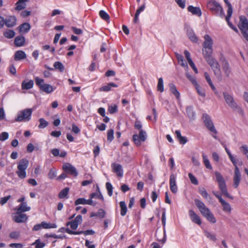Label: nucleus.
<instances>
[{
  "instance_id": "nucleus-1",
  "label": "nucleus",
  "mask_w": 248,
  "mask_h": 248,
  "mask_svg": "<svg viewBox=\"0 0 248 248\" xmlns=\"http://www.w3.org/2000/svg\"><path fill=\"white\" fill-rule=\"evenodd\" d=\"M196 206L199 210L201 214L210 223H215L217 219L211 212L210 210L207 208L205 204L201 200L199 199H195L194 200Z\"/></svg>"
},
{
  "instance_id": "nucleus-2",
  "label": "nucleus",
  "mask_w": 248,
  "mask_h": 248,
  "mask_svg": "<svg viewBox=\"0 0 248 248\" xmlns=\"http://www.w3.org/2000/svg\"><path fill=\"white\" fill-rule=\"evenodd\" d=\"M225 150L228 155L229 158L231 161L234 166V172L233 177V186L235 188L238 187L241 179V175L239 169L237 166V163L236 159L232 155L230 150L227 148L226 145H224Z\"/></svg>"
},
{
  "instance_id": "nucleus-3",
  "label": "nucleus",
  "mask_w": 248,
  "mask_h": 248,
  "mask_svg": "<svg viewBox=\"0 0 248 248\" xmlns=\"http://www.w3.org/2000/svg\"><path fill=\"white\" fill-rule=\"evenodd\" d=\"M223 95L226 103L234 111L241 116L244 115V111L233 99L232 96L227 92H223Z\"/></svg>"
},
{
  "instance_id": "nucleus-4",
  "label": "nucleus",
  "mask_w": 248,
  "mask_h": 248,
  "mask_svg": "<svg viewBox=\"0 0 248 248\" xmlns=\"http://www.w3.org/2000/svg\"><path fill=\"white\" fill-rule=\"evenodd\" d=\"M207 8L217 16L221 18L225 17V14L222 6L215 0H208L207 3Z\"/></svg>"
},
{
  "instance_id": "nucleus-5",
  "label": "nucleus",
  "mask_w": 248,
  "mask_h": 248,
  "mask_svg": "<svg viewBox=\"0 0 248 248\" xmlns=\"http://www.w3.org/2000/svg\"><path fill=\"white\" fill-rule=\"evenodd\" d=\"M215 175L221 193L225 197L232 200L233 197L228 193L225 181L221 174L218 171H215Z\"/></svg>"
},
{
  "instance_id": "nucleus-6",
  "label": "nucleus",
  "mask_w": 248,
  "mask_h": 248,
  "mask_svg": "<svg viewBox=\"0 0 248 248\" xmlns=\"http://www.w3.org/2000/svg\"><path fill=\"white\" fill-rule=\"evenodd\" d=\"M33 112L32 108H25L18 111L15 121L17 122H27L31 118Z\"/></svg>"
},
{
  "instance_id": "nucleus-7",
  "label": "nucleus",
  "mask_w": 248,
  "mask_h": 248,
  "mask_svg": "<svg viewBox=\"0 0 248 248\" xmlns=\"http://www.w3.org/2000/svg\"><path fill=\"white\" fill-rule=\"evenodd\" d=\"M202 119L207 129L212 133L211 134L212 137L216 140H218V139L216 136L217 134V131L214 126L210 116L207 114L204 113L202 115Z\"/></svg>"
},
{
  "instance_id": "nucleus-8",
  "label": "nucleus",
  "mask_w": 248,
  "mask_h": 248,
  "mask_svg": "<svg viewBox=\"0 0 248 248\" xmlns=\"http://www.w3.org/2000/svg\"><path fill=\"white\" fill-rule=\"evenodd\" d=\"M204 57L208 64L211 66L214 73L217 77H220L221 71L217 61L212 57V55H204Z\"/></svg>"
},
{
  "instance_id": "nucleus-9",
  "label": "nucleus",
  "mask_w": 248,
  "mask_h": 248,
  "mask_svg": "<svg viewBox=\"0 0 248 248\" xmlns=\"http://www.w3.org/2000/svg\"><path fill=\"white\" fill-rule=\"evenodd\" d=\"M203 38L204 41L203 43V56L206 55H212L213 53V40L208 34H205Z\"/></svg>"
},
{
  "instance_id": "nucleus-10",
  "label": "nucleus",
  "mask_w": 248,
  "mask_h": 248,
  "mask_svg": "<svg viewBox=\"0 0 248 248\" xmlns=\"http://www.w3.org/2000/svg\"><path fill=\"white\" fill-rule=\"evenodd\" d=\"M35 82L36 85L39 88L40 90L46 93H51L55 89L51 85L45 84L44 80L38 77L35 78Z\"/></svg>"
},
{
  "instance_id": "nucleus-11",
  "label": "nucleus",
  "mask_w": 248,
  "mask_h": 248,
  "mask_svg": "<svg viewBox=\"0 0 248 248\" xmlns=\"http://www.w3.org/2000/svg\"><path fill=\"white\" fill-rule=\"evenodd\" d=\"M243 37L248 41V21L245 16L240 17V22L238 25Z\"/></svg>"
},
{
  "instance_id": "nucleus-12",
  "label": "nucleus",
  "mask_w": 248,
  "mask_h": 248,
  "mask_svg": "<svg viewBox=\"0 0 248 248\" xmlns=\"http://www.w3.org/2000/svg\"><path fill=\"white\" fill-rule=\"evenodd\" d=\"M213 193L218 199L219 202L221 203L223 211L225 213H231L232 207L230 203L223 200L221 196L217 192L213 191Z\"/></svg>"
},
{
  "instance_id": "nucleus-13",
  "label": "nucleus",
  "mask_w": 248,
  "mask_h": 248,
  "mask_svg": "<svg viewBox=\"0 0 248 248\" xmlns=\"http://www.w3.org/2000/svg\"><path fill=\"white\" fill-rule=\"evenodd\" d=\"M62 169L66 173H69L74 176H77L78 174L76 168L69 163H65L62 166Z\"/></svg>"
},
{
  "instance_id": "nucleus-14",
  "label": "nucleus",
  "mask_w": 248,
  "mask_h": 248,
  "mask_svg": "<svg viewBox=\"0 0 248 248\" xmlns=\"http://www.w3.org/2000/svg\"><path fill=\"white\" fill-rule=\"evenodd\" d=\"M170 187L171 191L173 193H176L178 191V188L176 185V175L172 173L170 177Z\"/></svg>"
},
{
  "instance_id": "nucleus-15",
  "label": "nucleus",
  "mask_w": 248,
  "mask_h": 248,
  "mask_svg": "<svg viewBox=\"0 0 248 248\" xmlns=\"http://www.w3.org/2000/svg\"><path fill=\"white\" fill-rule=\"evenodd\" d=\"M27 219L28 217L26 214L22 213L18 214V211L13 215V220L16 223L25 222Z\"/></svg>"
},
{
  "instance_id": "nucleus-16",
  "label": "nucleus",
  "mask_w": 248,
  "mask_h": 248,
  "mask_svg": "<svg viewBox=\"0 0 248 248\" xmlns=\"http://www.w3.org/2000/svg\"><path fill=\"white\" fill-rule=\"evenodd\" d=\"M111 167L113 172L116 174L118 177H122L124 175V171L121 165L117 163H112Z\"/></svg>"
},
{
  "instance_id": "nucleus-17",
  "label": "nucleus",
  "mask_w": 248,
  "mask_h": 248,
  "mask_svg": "<svg viewBox=\"0 0 248 248\" xmlns=\"http://www.w3.org/2000/svg\"><path fill=\"white\" fill-rule=\"evenodd\" d=\"M188 215L190 219L193 222L199 225H201L202 224V221L200 217L197 214H196L193 210H189Z\"/></svg>"
},
{
  "instance_id": "nucleus-18",
  "label": "nucleus",
  "mask_w": 248,
  "mask_h": 248,
  "mask_svg": "<svg viewBox=\"0 0 248 248\" xmlns=\"http://www.w3.org/2000/svg\"><path fill=\"white\" fill-rule=\"evenodd\" d=\"M16 18L15 16H9L4 19V25L8 28H11L16 26Z\"/></svg>"
},
{
  "instance_id": "nucleus-19",
  "label": "nucleus",
  "mask_w": 248,
  "mask_h": 248,
  "mask_svg": "<svg viewBox=\"0 0 248 248\" xmlns=\"http://www.w3.org/2000/svg\"><path fill=\"white\" fill-rule=\"evenodd\" d=\"M187 10L192 13V15L197 16L199 17L201 16L202 15V11L200 7L190 5L187 7Z\"/></svg>"
},
{
  "instance_id": "nucleus-20",
  "label": "nucleus",
  "mask_w": 248,
  "mask_h": 248,
  "mask_svg": "<svg viewBox=\"0 0 248 248\" xmlns=\"http://www.w3.org/2000/svg\"><path fill=\"white\" fill-rule=\"evenodd\" d=\"M222 69L226 77H229L231 70L228 62L223 59L222 60Z\"/></svg>"
},
{
  "instance_id": "nucleus-21",
  "label": "nucleus",
  "mask_w": 248,
  "mask_h": 248,
  "mask_svg": "<svg viewBox=\"0 0 248 248\" xmlns=\"http://www.w3.org/2000/svg\"><path fill=\"white\" fill-rule=\"evenodd\" d=\"M29 0H19L16 3L15 10L17 11H21L26 7V2Z\"/></svg>"
},
{
  "instance_id": "nucleus-22",
  "label": "nucleus",
  "mask_w": 248,
  "mask_h": 248,
  "mask_svg": "<svg viewBox=\"0 0 248 248\" xmlns=\"http://www.w3.org/2000/svg\"><path fill=\"white\" fill-rule=\"evenodd\" d=\"M26 58V54L22 50H18L15 53L14 59L16 61L23 60Z\"/></svg>"
},
{
  "instance_id": "nucleus-23",
  "label": "nucleus",
  "mask_w": 248,
  "mask_h": 248,
  "mask_svg": "<svg viewBox=\"0 0 248 248\" xmlns=\"http://www.w3.org/2000/svg\"><path fill=\"white\" fill-rule=\"evenodd\" d=\"M29 165V161L25 158L21 159L18 163L17 169L26 170Z\"/></svg>"
},
{
  "instance_id": "nucleus-24",
  "label": "nucleus",
  "mask_w": 248,
  "mask_h": 248,
  "mask_svg": "<svg viewBox=\"0 0 248 248\" xmlns=\"http://www.w3.org/2000/svg\"><path fill=\"white\" fill-rule=\"evenodd\" d=\"M31 210V207L27 205L26 202L21 203L17 209L18 214L20 213H23L27 211H29Z\"/></svg>"
},
{
  "instance_id": "nucleus-25",
  "label": "nucleus",
  "mask_w": 248,
  "mask_h": 248,
  "mask_svg": "<svg viewBox=\"0 0 248 248\" xmlns=\"http://www.w3.org/2000/svg\"><path fill=\"white\" fill-rule=\"evenodd\" d=\"M34 85V82L32 80H30L29 81L24 80L21 84L22 90H29L32 88Z\"/></svg>"
},
{
  "instance_id": "nucleus-26",
  "label": "nucleus",
  "mask_w": 248,
  "mask_h": 248,
  "mask_svg": "<svg viewBox=\"0 0 248 248\" xmlns=\"http://www.w3.org/2000/svg\"><path fill=\"white\" fill-rule=\"evenodd\" d=\"M175 133L180 144H185L187 142V140L186 138V137L182 136L181 131L179 130H176Z\"/></svg>"
},
{
  "instance_id": "nucleus-27",
  "label": "nucleus",
  "mask_w": 248,
  "mask_h": 248,
  "mask_svg": "<svg viewBox=\"0 0 248 248\" xmlns=\"http://www.w3.org/2000/svg\"><path fill=\"white\" fill-rule=\"evenodd\" d=\"M25 42V37L23 36H17L15 39L14 43L16 46H23Z\"/></svg>"
},
{
  "instance_id": "nucleus-28",
  "label": "nucleus",
  "mask_w": 248,
  "mask_h": 248,
  "mask_svg": "<svg viewBox=\"0 0 248 248\" xmlns=\"http://www.w3.org/2000/svg\"><path fill=\"white\" fill-rule=\"evenodd\" d=\"M175 55L179 64L184 68H188L187 64L186 62L184 60L183 56L178 53H176Z\"/></svg>"
},
{
  "instance_id": "nucleus-29",
  "label": "nucleus",
  "mask_w": 248,
  "mask_h": 248,
  "mask_svg": "<svg viewBox=\"0 0 248 248\" xmlns=\"http://www.w3.org/2000/svg\"><path fill=\"white\" fill-rule=\"evenodd\" d=\"M187 35L190 40L193 42H197L198 41V38L195 34L193 30L189 29L187 30Z\"/></svg>"
},
{
  "instance_id": "nucleus-30",
  "label": "nucleus",
  "mask_w": 248,
  "mask_h": 248,
  "mask_svg": "<svg viewBox=\"0 0 248 248\" xmlns=\"http://www.w3.org/2000/svg\"><path fill=\"white\" fill-rule=\"evenodd\" d=\"M169 86L171 93L175 96L177 99H179L180 94V93L177 91L175 85L173 83H170L169 84Z\"/></svg>"
},
{
  "instance_id": "nucleus-31",
  "label": "nucleus",
  "mask_w": 248,
  "mask_h": 248,
  "mask_svg": "<svg viewBox=\"0 0 248 248\" xmlns=\"http://www.w3.org/2000/svg\"><path fill=\"white\" fill-rule=\"evenodd\" d=\"M118 85L113 82L108 83L107 85L102 86L100 88V91L108 92L110 91L112 87H117Z\"/></svg>"
},
{
  "instance_id": "nucleus-32",
  "label": "nucleus",
  "mask_w": 248,
  "mask_h": 248,
  "mask_svg": "<svg viewBox=\"0 0 248 248\" xmlns=\"http://www.w3.org/2000/svg\"><path fill=\"white\" fill-rule=\"evenodd\" d=\"M18 29L19 31L27 33L30 30L31 26L29 23L25 22L22 24L20 26H19Z\"/></svg>"
},
{
  "instance_id": "nucleus-33",
  "label": "nucleus",
  "mask_w": 248,
  "mask_h": 248,
  "mask_svg": "<svg viewBox=\"0 0 248 248\" xmlns=\"http://www.w3.org/2000/svg\"><path fill=\"white\" fill-rule=\"evenodd\" d=\"M186 112L188 117L191 120H194L195 118V112L193 110V108L192 106H188L186 108Z\"/></svg>"
},
{
  "instance_id": "nucleus-34",
  "label": "nucleus",
  "mask_w": 248,
  "mask_h": 248,
  "mask_svg": "<svg viewBox=\"0 0 248 248\" xmlns=\"http://www.w3.org/2000/svg\"><path fill=\"white\" fill-rule=\"evenodd\" d=\"M120 207L121 208L120 214L122 216L124 217L126 214L127 209L126 203L124 201H121L119 203Z\"/></svg>"
},
{
  "instance_id": "nucleus-35",
  "label": "nucleus",
  "mask_w": 248,
  "mask_h": 248,
  "mask_svg": "<svg viewBox=\"0 0 248 248\" xmlns=\"http://www.w3.org/2000/svg\"><path fill=\"white\" fill-rule=\"evenodd\" d=\"M69 191V188L68 187H65L62 189L59 193L58 197L60 199H63L67 198V196Z\"/></svg>"
},
{
  "instance_id": "nucleus-36",
  "label": "nucleus",
  "mask_w": 248,
  "mask_h": 248,
  "mask_svg": "<svg viewBox=\"0 0 248 248\" xmlns=\"http://www.w3.org/2000/svg\"><path fill=\"white\" fill-rule=\"evenodd\" d=\"M202 159H203V163L205 166V167L209 170L212 169V166L210 164V161L209 159H208V157L206 155H204V154L202 155Z\"/></svg>"
},
{
  "instance_id": "nucleus-37",
  "label": "nucleus",
  "mask_w": 248,
  "mask_h": 248,
  "mask_svg": "<svg viewBox=\"0 0 248 248\" xmlns=\"http://www.w3.org/2000/svg\"><path fill=\"white\" fill-rule=\"evenodd\" d=\"M15 32L12 30H7L3 32V35L5 37L11 39L13 38L15 36Z\"/></svg>"
},
{
  "instance_id": "nucleus-38",
  "label": "nucleus",
  "mask_w": 248,
  "mask_h": 248,
  "mask_svg": "<svg viewBox=\"0 0 248 248\" xmlns=\"http://www.w3.org/2000/svg\"><path fill=\"white\" fill-rule=\"evenodd\" d=\"M41 224L42 228L44 229L56 228L57 227L55 223L51 224L45 221H42Z\"/></svg>"
},
{
  "instance_id": "nucleus-39",
  "label": "nucleus",
  "mask_w": 248,
  "mask_h": 248,
  "mask_svg": "<svg viewBox=\"0 0 248 248\" xmlns=\"http://www.w3.org/2000/svg\"><path fill=\"white\" fill-rule=\"evenodd\" d=\"M157 89L158 91H159L161 93H162L164 91L163 80L162 78H160L158 79L157 85Z\"/></svg>"
},
{
  "instance_id": "nucleus-40",
  "label": "nucleus",
  "mask_w": 248,
  "mask_h": 248,
  "mask_svg": "<svg viewBox=\"0 0 248 248\" xmlns=\"http://www.w3.org/2000/svg\"><path fill=\"white\" fill-rule=\"evenodd\" d=\"M232 14H231L230 16H229V14L227 13V16H225V19H226V21L227 22L229 26V27L230 28H231L232 29H233L234 31H235L238 32L237 29L235 26H234L232 25V24L230 21V18L232 16Z\"/></svg>"
},
{
  "instance_id": "nucleus-41",
  "label": "nucleus",
  "mask_w": 248,
  "mask_h": 248,
  "mask_svg": "<svg viewBox=\"0 0 248 248\" xmlns=\"http://www.w3.org/2000/svg\"><path fill=\"white\" fill-rule=\"evenodd\" d=\"M39 122L40 123L39 125H38V127L39 128H45L48 125V123L44 118H40Z\"/></svg>"
},
{
  "instance_id": "nucleus-42",
  "label": "nucleus",
  "mask_w": 248,
  "mask_h": 248,
  "mask_svg": "<svg viewBox=\"0 0 248 248\" xmlns=\"http://www.w3.org/2000/svg\"><path fill=\"white\" fill-rule=\"evenodd\" d=\"M132 140L136 146H139L141 145V140L139 136L136 134L133 135Z\"/></svg>"
},
{
  "instance_id": "nucleus-43",
  "label": "nucleus",
  "mask_w": 248,
  "mask_h": 248,
  "mask_svg": "<svg viewBox=\"0 0 248 248\" xmlns=\"http://www.w3.org/2000/svg\"><path fill=\"white\" fill-rule=\"evenodd\" d=\"M32 245L35 246V248H43L45 246V244L39 239L36 240Z\"/></svg>"
},
{
  "instance_id": "nucleus-44",
  "label": "nucleus",
  "mask_w": 248,
  "mask_h": 248,
  "mask_svg": "<svg viewBox=\"0 0 248 248\" xmlns=\"http://www.w3.org/2000/svg\"><path fill=\"white\" fill-rule=\"evenodd\" d=\"M114 139V130L112 129H109L107 132V140L109 142Z\"/></svg>"
},
{
  "instance_id": "nucleus-45",
  "label": "nucleus",
  "mask_w": 248,
  "mask_h": 248,
  "mask_svg": "<svg viewBox=\"0 0 248 248\" xmlns=\"http://www.w3.org/2000/svg\"><path fill=\"white\" fill-rule=\"evenodd\" d=\"M16 172L18 177L20 179H24L26 177V170L17 169Z\"/></svg>"
},
{
  "instance_id": "nucleus-46",
  "label": "nucleus",
  "mask_w": 248,
  "mask_h": 248,
  "mask_svg": "<svg viewBox=\"0 0 248 248\" xmlns=\"http://www.w3.org/2000/svg\"><path fill=\"white\" fill-rule=\"evenodd\" d=\"M198 93L202 97L205 96V93L203 89H202L198 84L195 86Z\"/></svg>"
},
{
  "instance_id": "nucleus-47",
  "label": "nucleus",
  "mask_w": 248,
  "mask_h": 248,
  "mask_svg": "<svg viewBox=\"0 0 248 248\" xmlns=\"http://www.w3.org/2000/svg\"><path fill=\"white\" fill-rule=\"evenodd\" d=\"M54 67L55 69L59 70L61 72H63L64 69L63 65L60 62H54Z\"/></svg>"
},
{
  "instance_id": "nucleus-48",
  "label": "nucleus",
  "mask_w": 248,
  "mask_h": 248,
  "mask_svg": "<svg viewBox=\"0 0 248 248\" xmlns=\"http://www.w3.org/2000/svg\"><path fill=\"white\" fill-rule=\"evenodd\" d=\"M99 16L102 19L105 21H108L109 19V15L104 10H101L99 12Z\"/></svg>"
},
{
  "instance_id": "nucleus-49",
  "label": "nucleus",
  "mask_w": 248,
  "mask_h": 248,
  "mask_svg": "<svg viewBox=\"0 0 248 248\" xmlns=\"http://www.w3.org/2000/svg\"><path fill=\"white\" fill-rule=\"evenodd\" d=\"M240 150L242 154L245 155L248 158V145L244 144L240 147Z\"/></svg>"
},
{
  "instance_id": "nucleus-50",
  "label": "nucleus",
  "mask_w": 248,
  "mask_h": 248,
  "mask_svg": "<svg viewBox=\"0 0 248 248\" xmlns=\"http://www.w3.org/2000/svg\"><path fill=\"white\" fill-rule=\"evenodd\" d=\"M106 187L108 191V194L109 196L112 195L113 186L110 183L107 182L106 184Z\"/></svg>"
},
{
  "instance_id": "nucleus-51",
  "label": "nucleus",
  "mask_w": 248,
  "mask_h": 248,
  "mask_svg": "<svg viewBox=\"0 0 248 248\" xmlns=\"http://www.w3.org/2000/svg\"><path fill=\"white\" fill-rule=\"evenodd\" d=\"M90 197L91 199H93V198H98L99 199L101 200L102 201L104 200V198L103 195L101 194L100 192L99 191V193H92L90 195Z\"/></svg>"
},
{
  "instance_id": "nucleus-52",
  "label": "nucleus",
  "mask_w": 248,
  "mask_h": 248,
  "mask_svg": "<svg viewBox=\"0 0 248 248\" xmlns=\"http://www.w3.org/2000/svg\"><path fill=\"white\" fill-rule=\"evenodd\" d=\"M138 135L139 136L141 141H144L147 139L146 132L142 129H140V130L139 135Z\"/></svg>"
},
{
  "instance_id": "nucleus-53",
  "label": "nucleus",
  "mask_w": 248,
  "mask_h": 248,
  "mask_svg": "<svg viewBox=\"0 0 248 248\" xmlns=\"http://www.w3.org/2000/svg\"><path fill=\"white\" fill-rule=\"evenodd\" d=\"M204 234L208 238L213 241H215L217 239L216 235L209 232L205 231Z\"/></svg>"
},
{
  "instance_id": "nucleus-54",
  "label": "nucleus",
  "mask_w": 248,
  "mask_h": 248,
  "mask_svg": "<svg viewBox=\"0 0 248 248\" xmlns=\"http://www.w3.org/2000/svg\"><path fill=\"white\" fill-rule=\"evenodd\" d=\"M199 193L205 199H207L209 197V194L204 188L199 189Z\"/></svg>"
},
{
  "instance_id": "nucleus-55",
  "label": "nucleus",
  "mask_w": 248,
  "mask_h": 248,
  "mask_svg": "<svg viewBox=\"0 0 248 248\" xmlns=\"http://www.w3.org/2000/svg\"><path fill=\"white\" fill-rule=\"evenodd\" d=\"M186 76L187 78L191 82V83L195 86L198 84L196 78L194 77L191 76L190 74H189L188 73H186Z\"/></svg>"
},
{
  "instance_id": "nucleus-56",
  "label": "nucleus",
  "mask_w": 248,
  "mask_h": 248,
  "mask_svg": "<svg viewBox=\"0 0 248 248\" xmlns=\"http://www.w3.org/2000/svg\"><path fill=\"white\" fill-rule=\"evenodd\" d=\"M188 175L191 183L195 185L198 184V180L191 173H189Z\"/></svg>"
},
{
  "instance_id": "nucleus-57",
  "label": "nucleus",
  "mask_w": 248,
  "mask_h": 248,
  "mask_svg": "<svg viewBox=\"0 0 248 248\" xmlns=\"http://www.w3.org/2000/svg\"><path fill=\"white\" fill-rule=\"evenodd\" d=\"M223 0L228 6L227 13L229 14V16H230L231 14H232V6L228 0Z\"/></svg>"
},
{
  "instance_id": "nucleus-58",
  "label": "nucleus",
  "mask_w": 248,
  "mask_h": 248,
  "mask_svg": "<svg viewBox=\"0 0 248 248\" xmlns=\"http://www.w3.org/2000/svg\"><path fill=\"white\" fill-rule=\"evenodd\" d=\"M65 232L69 234H75V235H78L81 234H83V231H73L71 230H70L68 228H66L65 229Z\"/></svg>"
},
{
  "instance_id": "nucleus-59",
  "label": "nucleus",
  "mask_w": 248,
  "mask_h": 248,
  "mask_svg": "<svg viewBox=\"0 0 248 248\" xmlns=\"http://www.w3.org/2000/svg\"><path fill=\"white\" fill-rule=\"evenodd\" d=\"M49 178L53 179L56 177V170L54 169H51L48 174Z\"/></svg>"
},
{
  "instance_id": "nucleus-60",
  "label": "nucleus",
  "mask_w": 248,
  "mask_h": 248,
  "mask_svg": "<svg viewBox=\"0 0 248 248\" xmlns=\"http://www.w3.org/2000/svg\"><path fill=\"white\" fill-rule=\"evenodd\" d=\"M66 225V226L70 225L71 228L73 230H76L78 226V225L77 223H76L73 220L67 222Z\"/></svg>"
},
{
  "instance_id": "nucleus-61",
  "label": "nucleus",
  "mask_w": 248,
  "mask_h": 248,
  "mask_svg": "<svg viewBox=\"0 0 248 248\" xmlns=\"http://www.w3.org/2000/svg\"><path fill=\"white\" fill-rule=\"evenodd\" d=\"M86 199L84 198L78 199L75 202V204L78 205L79 204H86Z\"/></svg>"
},
{
  "instance_id": "nucleus-62",
  "label": "nucleus",
  "mask_w": 248,
  "mask_h": 248,
  "mask_svg": "<svg viewBox=\"0 0 248 248\" xmlns=\"http://www.w3.org/2000/svg\"><path fill=\"white\" fill-rule=\"evenodd\" d=\"M9 138V134L6 132H3L0 134V140L3 141Z\"/></svg>"
},
{
  "instance_id": "nucleus-63",
  "label": "nucleus",
  "mask_w": 248,
  "mask_h": 248,
  "mask_svg": "<svg viewBox=\"0 0 248 248\" xmlns=\"http://www.w3.org/2000/svg\"><path fill=\"white\" fill-rule=\"evenodd\" d=\"M11 198V195L0 198V204L1 205L5 204L7 201Z\"/></svg>"
},
{
  "instance_id": "nucleus-64",
  "label": "nucleus",
  "mask_w": 248,
  "mask_h": 248,
  "mask_svg": "<svg viewBox=\"0 0 248 248\" xmlns=\"http://www.w3.org/2000/svg\"><path fill=\"white\" fill-rule=\"evenodd\" d=\"M180 7L184 9L186 7V0H175Z\"/></svg>"
}]
</instances>
